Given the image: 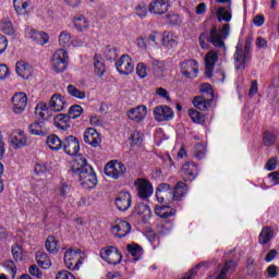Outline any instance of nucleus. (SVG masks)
Here are the masks:
<instances>
[{
    "instance_id": "1",
    "label": "nucleus",
    "mask_w": 279,
    "mask_h": 279,
    "mask_svg": "<svg viewBox=\"0 0 279 279\" xmlns=\"http://www.w3.org/2000/svg\"><path fill=\"white\" fill-rule=\"evenodd\" d=\"M230 36V24H225L219 31L217 26H213L209 35L208 33H202L198 37L199 45L202 49H208V43H211L214 47H226L223 40Z\"/></svg>"
},
{
    "instance_id": "2",
    "label": "nucleus",
    "mask_w": 279,
    "mask_h": 279,
    "mask_svg": "<svg viewBox=\"0 0 279 279\" xmlns=\"http://www.w3.org/2000/svg\"><path fill=\"white\" fill-rule=\"evenodd\" d=\"M251 50H252V38L246 39L244 49H243V44L238 43L235 47V52H234L235 69L245 70V66H247V62L252 60V56L250 54Z\"/></svg>"
},
{
    "instance_id": "3",
    "label": "nucleus",
    "mask_w": 279,
    "mask_h": 279,
    "mask_svg": "<svg viewBox=\"0 0 279 279\" xmlns=\"http://www.w3.org/2000/svg\"><path fill=\"white\" fill-rule=\"evenodd\" d=\"M84 263V252L80 248H70L64 254V264L68 269L77 271Z\"/></svg>"
},
{
    "instance_id": "4",
    "label": "nucleus",
    "mask_w": 279,
    "mask_h": 279,
    "mask_svg": "<svg viewBox=\"0 0 279 279\" xmlns=\"http://www.w3.org/2000/svg\"><path fill=\"white\" fill-rule=\"evenodd\" d=\"M52 71L64 73L69 66V52L65 49L57 50L51 58Z\"/></svg>"
},
{
    "instance_id": "5",
    "label": "nucleus",
    "mask_w": 279,
    "mask_h": 279,
    "mask_svg": "<svg viewBox=\"0 0 279 279\" xmlns=\"http://www.w3.org/2000/svg\"><path fill=\"white\" fill-rule=\"evenodd\" d=\"M78 182L81 186L86 190L95 189V186H97V174L95 173V170H93V167L86 166L84 171L80 172Z\"/></svg>"
},
{
    "instance_id": "6",
    "label": "nucleus",
    "mask_w": 279,
    "mask_h": 279,
    "mask_svg": "<svg viewBox=\"0 0 279 279\" xmlns=\"http://www.w3.org/2000/svg\"><path fill=\"white\" fill-rule=\"evenodd\" d=\"M100 257L102 260L108 263V265H119L121 263L123 255L121 252L114 246H107L100 250Z\"/></svg>"
},
{
    "instance_id": "7",
    "label": "nucleus",
    "mask_w": 279,
    "mask_h": 279,
    "mask_svg": "<svg viewBox=\"0 0 279 279\" xmlns=\"http://www.w3.org/2000/svg\"><path fill=\"white\" fill-rule=\"evenodd\" d=\"M180 71L184 77L193 80L194 77H197V73H199V64L193 59L185 60L181 62Z\"/></svg>"
},
{
    "instance_id": "8",
    "label": "nucleus",
    "mask_w": 279,
    "mask_h": 279,
    "mask_svg": "<svg viewBox=\"0 0 279 279\" xmlns=\"http://www.w3.org/2000/svg\"><path fill=\"white\" fill-rule=\"evenodd\" d=\"M125 171H128V168H125V165H123L122 162H119L117 160L109 161L105 166V173L109 178H113V180H119V178H121L122 175L125 174Z\"/></svg>"
},
{
    "instance_id": "9",
    "label": "nucleus",
    "mask_w": 279,
    "mask_h": 279,
    "mask_svg": "<svg viewBox=\"0 0 279 279\" xmlns=\"http://www.w3.org/2000/svg\"><path fill=\"white\" fill-rule=\"evenodd\" d=\"M134 186L137 191L138 197L142 199H148V197H151L154 195V186L151 183L145 179H137L134 182Z\"/></svg>"
},
{
    "instance_id": "10",
    "label": "nucleus",
    "mask_w": 279,
    "mask_h": 279,
    "mask_svg": "<svg viewBox=\"0 0 279 279\" xmlns=\"http://www.w3.org/2000/svg\"><path fill=\"white\" fill-rule=\"evenodd\" d=\"M111 232L119 239H123L132 232V226L125 220H116L111 226Z\"/></svg>"
},
{
    "instance_id": "11",
    "label": "nucleus",
    "mask_w": 279,
    "mask_h": 279,
    "mask_svg": "<svg viewBox=\"0 0 279 279\" xmlns=\"http://www.w3.org/2000/svg\"><path fill=\"white\" fill-rule=\"evenodd\" d=\"M116 68L121 75H130L134 71V61L128 54H123L117 62Z\"/></svg>"
},
{
    "instance_id": "12",
    "label": "nucleus",
    "mask_w": 279,
    "mask_h": 279,
    "mask_svg": "<svg viewBox=\"0 0 279 279\" xmlns=\"http://www.w3.org/2000/svg\"><path fill=\"white\" fill-rule=\"evenodd\" d=\"M13 111L15 114H22L27 108V94L20 92L12 97Z\"/></svg>"
},
{
    "instance_id": "13",
    "label": "nucleus",
    "mask_w": 279,
    "mask_h": 279,
    "mask_svg": "<svg viewBox=\"0 0 279 279\" xmlns=\"http://www.w3.org/2000/svg\"><path fill=\"white\" fill-rule=\"evenodd\" d=\"M199 173V169L195 162H185L181 169V175L185 182H193L197 174Z\"/></svg>"
},
{
    "instance_id": "14",
    "label": "nucleus",
    "mask_w": 279,
    "mask_h": 279,
    "mask_svg": "<svg viewBox=\"0 0 279 279\" xmlns=\"http://www.w3.org/2000/svg\"><path fill=\"white\" fill-rule=\"evenodd\" d=\"M63 151L68 154V156H77L80 154V141L77 137L70 135L63 141Z\"/></svg>"
},
{
    "instance_id": "15",
    "label": "nucleus",
    "mask_w": 279,
    "mask_h": 279,
    "mask_svg": "<svg viewBox=\"0 0 279 279\" xmlns=\"http://www.w3.org/2000/svg\"><path fill=\"white\" fill-rule=\"evenodd\" d=\"M116 207L125 213L132 207V194L130 192H120L116 197Z\"/></svg>"
},
{
    "instance_id": "16",
    "label": "nucleus",
    "mask_w": 279,
    "mask_h": 279,
    "mask_svg": "<svg viewBox=\"0 0 279 279\" xmlns=\"http://www.w3.org/2000/svg\"><path fill=\"white\" fill-rule=\"evenodd\" d=\"M154 117L159 122L171 121L174 117L173 109L167 106H158L154 109Z\"/></svg>"
},
{
    "instance_id": "17",
    "label": "nucleus",
    "mask_w": 279,
    "mask_h": 279,
    "mask_svg": "<svg viewBox=\"0 0 279 279\" xmlns=\"http://www.w3.org/2000/svg\"><path fill=\"white\" fill-rule=\"evenodd\" d=\"M126 117L131 119V121H135V123H141V121H144L145 117H147V107L141 105L132 108L126 112Z\"/></svg>"
},
{
    "instance_id": "18",
    "label": "nucleus",
    "mask_w": 279,
    "mask_h": 279,
    "mask_svg": "<svg viewBox=\"0 0 279 279\" xmlns=\"http://www.w3.org/2000/svg\"><path fill=\"white\" fill-rule=\"evenodd\" d=\"M83 138L87 145L90 147H99L101 145V136L97 130L89 128L84 132Z\"/></svg>"
},
{
    "instance_id": "19",
    "label": "nucleus",
    "mask_w": 279,
    "mask_h": 279,
    "mask_svg": "<svg viewBox=\"0 0 279 279\" xmlns=\"http://www.w3.org/2000/svg\"><path fill=\"white\" fill-rule=\"evenodd\" d=\"M217 60H219V54H217L215 51H209L205 56V75L207 77H213Z\"/></svg>"
},
{
    "instance_id": "20",
    "label": "nucleus",
    "mask_w": 279,
    "mask_h": 279,
    "mask_svg": "<svg viewBox=\"0 0 279 279\" xmlns=\"http://www.w3.org/2000/svg\"><path fill=\"white\" fill-rule=\"evenodd\" d=\"M10 141L14 149H21L27 145V135L21 130L13 131Z\"/></svg>"
},
{
    "instance_id": "21",
    "label": "nucleus",
    "mask_w": 279,
    "mask_h": 279,
    "mask_svg": "<svg viewBox=\"0 0 279 279\" xmlns=\"http://www.w3.org/2000/svg\"><path fill=\"white\" fill-rule=\"evenodd\" d=\"M148 10L151 14H165L169 10V1L154 0L149 3Z\"/></svg>"
},
{
    "instance_id": "22",
    "label": "nucleus",
    "mask_w": 279,
    "mask_h": 279,
    "mask_svg": "<svg viewBox=\"0 0 279 279\" xmlns=\"http://www.w3.org/2000/svg\"><path fill=\"white\" fill-rule=\"evenodd\" d=\"M15 71L20 77L23 80H29L32 76V64L25 61H17L15 64Z\"/></svg>"
},
{
    "instance_id": "23",
    "label": "nucleus",
    "mask_w": 279,
    "mask_h": 279,
    "mask_svg": "<svg viewBox=\"0 0 279 279\" xmlns=\"http://www.w3.org/2000/svg\"><path fill=\"white\" fill-rule=\"evenodd\" d=\"M50 110H53V112H62L64 108H66V100H64V97L60 94H54L50 98Z\"/></svg>"
},
{
    "instance_id": "24",
    "label": "nucleus",
    "mask_w": 279,
    "mask_h": 279,
    "mask_svg": "<svg viewBox=\"0 0 279 279\" xmlns=\"http://www.w3.org/2000/svg\"><path fill=\"white\" fill-rule=\"evenodd\" d=\"M161 46L167 49H175L178 47V36L173 35L171 32H165L161 38Z\"/></svg>"
},
{
    "instance_id": "25",
    "label": "nucleus",
    "mask_w": 279,
    "mask_h": 279,
    "mask_svg": "<svg viewBox=\"0 0 279 279\" xmlns=\"http://www.w3.org/2000/svg\"><path fill=\"white\" fill-rule=\"evenodd\" d=\"M214 99L215 98H209L206 95H199L193 99V106L197 108V110H202V111L208 110V108L213 106Z\"/></svg>"
},
{
    "instance_id": "26",
    "label": "nucleus",
    "mask_w": 279,
    "mask_h": 279,
    "mask_svg": "<svg viewBox=\"0 0 279 279\" xmlns=\"http://www.w3.org/2000/svg\"><path fill=\"white\" fill-rule=\"evenodd\" d=\"M29 132L34 136H47L49 134V129H47L45 121H39L29 125Z\"/></svg>"
},
{
    "instance_id": "27",
    "label": "nucleus",
    "mask_w": 279,
    "mask_h": 279,
    "mask_svg": "<svg viewBox=\"0 0 279 279\" xmlns=\"http://www.w3.org/2000/svg\"><path fill=\"white\" fill-rule=\"evenodd\" d=\"M86 167H90V165H88V161L82 155H78L72 162V171L76 173V175H80Z\"/></svg>"
},
{
    "instance_id": "28",
    "label": "nucleus",
    "mask_w": 279,
    "mask_h": 279,
    "mask_svg": "<svg viewBox=\"0 0 279 279\" xmlns=\"http://www.w3.org/2000/svg\"><path fill=\"white\" fill-rule=\"evenodd\" d=\"M126 250L135 263L137 260H141V258H143V254H145L143 246H141L134 242L131 244H128Z\"/></svg>"
},
{
    "instance_id": "29",
    "label": "nucleus",
    "mask_w": 279,
    "mask_h": 279,
    "mask_svg": "<svg viewBox=\"0 0 279 279\" xmlns=\"http://www.w3.org/2000/svg\"><path fill=\"white\" fill-rule=\"evenodd\" d=\"M73 25L76 32H85V29H88V27H90V22L86 16L80 14L74 16Z\"/></svg>"
},
{
    "instance_id": "30",
    "label": "nucleus",
    "mask_w": 279,
    "mask_h": 279,
    "mask_svg": "<svg viewBox=\"0 0 279 279\" xmlns=\"http://www.w3.org/2000/svg\"><path fill=\"white\" fill-rule=\"evenodd\" d=\"M186 193H189V185H186V183L180 181L174 186L172 199L174 202H180V199H182V197H184L186 195Z\"/></svg>"
},
{
    "instance_id": "31",
    "label": "nucleus",
    "mask_w": 279,
    "mask_h": 279,
    "mask_svg": "<svg viewBox=\"0 0 279 279\" xmlns=\"http://www.w3.org/2000/svg\"><path fill=\"white\" fill-rule=\"evenodd\" d=\"M46 145L49 149H52V151H59V149H62L63 147V142L58 137V135L52 134L47 137Z\"/></svg>"
},
{
    "instance_id": "32",
    "label": "nucleus",
    "mask_w": 279,
    "mask_h": 279,
    "mask_svg": "<svg viewBox=\"0 0 279 279\" xmlns=\"http://www.w3.org/2000/svg\"><path fill=\"white\" fill-rule=\"evenodd\" d=\"M271 239H274V229L271 227H264L258 235V243L267 245Z\"/></svg>"
},
{
    "instance_id": "33",
    "label": "nucleus",
    "mask_w": 279,
    "mask_h": 279,
    "mask_svg": "<svg viewBox=\"0 0 279 279\" xmlns=\"http://www.w3.org/2000/svg\"><path fill=\"white\" fill-rule=\"evenodd\" d=\"M235 267H236V262L234 260L226 262L219 275L215 279H228V275L232 274Z\"/></svg>"
},
{
    "instance_id": "34",
    "label": "nucleus",
    "mask_w": 279,
    "mask_h": 279,
    "mask_svg": "<svg viewBox=\"0 0 279 279\" xmlns=\"http://www.w3.org/2000/svg\"><path fill=\"white\" fill-rule=\"evenodd\" d=\"M36 260L41 269H49L51 267V258H49V255L43 251L36 253Z\"/></svg>"
},
{
    "instance_id": "35",
    "label": "nucleus",
    "mask_w": 279,
    "mask_h": 279,
    "mask_svg": "<svg viewBox=\"0 0 279 279\" xmlns=\"http://www.w3.org/2000/svg\"><path fill=\"white\" fill-rule=\"evenodd\" d=\"M31 38L37 45H47L49 43V34L40 31H33Z\"/></svg>"
},
{
    "instance_id": "36",
    "label": "nucleus",
    "mask_w": 279,
    "mask_h": 279,
    "mask_svg": "<svg viewBox=\"0 0 279 279\" xmlns=\"http://www.w3.org/2000/svg\"><path fill=\"white\" fill-rule=\"evenodd\" d=\"M155 214L161 219H169V217H173V215H175V211L167 206H157L155 207Z\"/></svg>"
},
{
    "instance_id": "37",
    "label": "nucleus",
    "mask_w": 279,
    "mask_h": 279,
    "mask_svg": "<svg viewBox=\"0 0 279 279\" xmlns=\"http://www.w3.org/2000/svg\"><path fill=\"white\" fill-rule=\"evenodd\" d=\"M11 252L14 260H16L17 263L27 258V253L19 244L13 245Z\"/></svg>"
},
{
    "instance_id": "38",
    "label": "nucleus",
    "mask_w": 279,
    "mask_h": 279,
    "mask_svg": "<svg viewBox=\"0 0 279 279\" xmlns=\"http://www.w3.org/2000/svg\"><path fill=\"white\" fill-rule=\"evenodd\" d=\"M13 8L17 14H27L29 0H13Z\"/></svg>"
},
{
    "instance_id": "39",
    "label": "nucleus",
    "mask_w": 279,
    "mask_h": 279,
    "mask_svg": "<svg viewBox=\"0 0 279 279\" xmlns=\"http://www.w3.org/2000/svg\"><path fill=\"white\" fill-rule=\"evenodd\" d=\"M35 114L37 119H43V121H45V119L50 116L49 108H47V104L45 102L37 104V106L35 107Z\"/></svg>"
},
{
    "instance_id": "40",
    "label": "nucleus",
    "mask_w": 279,
    "mask_h": 279,
    "mask_svg": "<svg viewBox=\"0 0 279 279\" xmlns=\"http://www.w3.org/2000/svg\"><path fill=\"white\" fill-rule=\"evenodd\" d=\"M69 121H71V117L68 114H58L56 118V125L60 130H69Z\"/></svg>"
},
{
    "instance_id": "41",
    "label": "nucleus",
    "mask_w": 279,
    "mask_h": 279,
    "mask_svg": "<svg viewBox=\"0 0 279 279\" xmlns=\"http://www.w3.org/2000/svg\"><path fill=\"white\" fill-rule=\"evenodd\" d=\"M59 45L61 47H70L73 45V38L71 37V33L63 31L59 35Z\"/></svg>"
},
{
    "instance_id": "42",
    "label": "nucleus",
    "mask_w": 279,
    "mask_h": 279,
    "mask_svg": "<svg viewBox=\"0 0 279 279\" xmlns=\"http://www.w3.org/2000/svg\"><path fill=\"white\" fill-rule=\"evenodd\" d=\"M216 16L219 23H221V21H226V23H230L232 21V13L230 11H226L225 8H218Z\"/></svg>"
},
{
    "instance_id": "43",
    "label": "nucleus",
    "mask_w": 279,
    "mask_h": 279,
    "mask_svg": "<svg viewBox=\"0 0 279 279\" xmlns=\"http://www.w3.org/2000/svg\"><path fill=\"white\" fill-rule=\"evenodd\" d=\"M45 245L46 250L50 252V254H56L58 252V240L56 239V236H48Z\"/></svg>"
},
{
    "instance_id": "44",
    "label": "nucleus",
    "mask_w": 279,
    "mask_h": 279,
    "mask_svg": "<svg viewBox=\"0 0 279 279\" xmlns=\"http://www.w3.org/2000/svg\"><path fill=\"white\" fill-rule=\"evenodd\" d=\"M104 56L109 62H114L119 58V52H117V48L107 46L104 50Z\"/></svg>"
},
{
    "instance_id": "45",
    "label": "nucleus",
    "mask_w": 279,
    "mask_h": 279,
    "mask_svg": "<svg viewBox=\"0 0 279 279\" xmlns=\"http://www.w3.org/2000/svg\"><path fill=\"white\" fill-rule=\"evenodd\" d=\"M68 93L75 99H86V92L77 89L75 85H68Z\"/></svg>"
},
{
    "instance_id": "46",
    "label": "nucleus",
    "mask_w": 279,
    "mask_h": 279,
    "mask_svg": "<svg viewBox=\"0 0 279 279\" xmlns=\"http://www.w3.org/2000/svg\"><path fill=\"white\" fill-rule=\"evenodd\" d=\"M151 66L156 77H162L165 75V63L158 60H153Z\"/></svg>"
},
{
    "instance_id": "47",
    "label": "nucleus",
    "mask_w": 279,
    "mask_h": 279,
    "mask_svg": "<svg viewBox=\"0 0 279 279\" xmlns=\"http://www.w3.org/2000/svg\"><path fill=\"white\" fill-rule=\"evenodd\" d=\"M171 185L168 183H161L158 185L157 191H156V197L158 202H165V194L167 191H170Z\"/></svg>"
},
{
    "instance_id": "48",
    "label": "nucleus",
    "mask_w": 279,
    "mask_h": 279,
    "mask_svg": "<svg viewBox=\"0 0 279 279\" xmlns=\"http://www.w3.org/2000/svg\"><path fill=\"white\" fill-rule=\"evenodd\" d=\"M276 134L271 133V131H265L263 134V144L265 147H271L276 143Z\"/></svg>"
},
{
    "instance_id": "49",
    "label": "nucleus",
    "mask_w": 279,
    "mask_h": 279,
    "mask_svg": "<svg viewBox=\"0 0 279 279\" xmlns=\"http://www.w3.org/2000/svg\"><path fill=\"white\" fill-rule=\"evenodd\" d=\"M189 117L192 119L194 123H204L206 121L204 114L202 112L195 110V109H190L189 110Z\"/></svg>"
},
{
    "instance_id": "50",
    "label": "nucleus",
    "mask_w": 279,
    "mask_h": 279,
    "mask_svg": "<svg viewBox=\"0 0 279 279\" xmlns=\"http://www.w3.org/2000/svg\"><path fill=\"white\" fill-rule=\"evenodd\" d=\"M201 95H205V97H209L210 99H215V92L213 90V85L208 83H204L201 85Z\"/></svg>"
},
{
    "instance_id": "51",
    "label": "nucleus",
    "mask_w": 279,
    "mask_h": 279,
    "mask_svg": "<svg viewBox=\"0 0 279 279\" xmlns=\"http://www.w3.org/2000/svg\"><path fill=\"white\" fill-rule=\"evenodd\" d=\"M84 112V109L82 108V106L80 105H73L70 109H69V117L70 119H77V117H82V113Z\"/></svg>"
},
{
    "instance_id": "52",
    "label": "nucleus",
    "mask_w": 279,
    "mask_h": 279,
    "mask_svg": "<svg viewBox=\"0 0 279 279\" xmlns=\"http://www.w3.org/2000/svg\"><path fill=\"white\" fill-rule=\"evenodd\" d=\"M194 156L197 160H203L206 157V146L204 144H197L194 148Z\"/></svg>"
},
{
    "instance_id": "53",
    "label": "nucleus",
    "mask_w": 279,
    "mask_h": 279,
    "mask_svg": "<svg viewBox=\"0 0 279 279\" xmlns=\"http://www.w3.org/2000/svg\"><path fill=\"white\" fill-rule=\"evenodd\" d=\"M1 29L3 34H14V26H12V22L8 19L1 21Z\"/></svg>"
},
{
    "instance_id": "54",
    "label": "nucleus",
    "mask_w": 279,
    "mask_h": 279,
    "mask_svg": "<svg viewBox=\"0 0 279 279\" xmlns=\"http://www.w3.org/2000/svg\"><path fill=\"white\" fill-rule=\"evenodd\" d=\"M137 213L138 215H142L144 219H151V208H149L148 205H138Z\"/></svg>"
},
{
    "instance_id": "55",
    "label": "nucleus",
    "mask_w": 279,
    "mask_h": 279,
    "mask_svg": "<svg viewBox=\"0 0 279 279\" xmlns=\"http://www.w3.org/2000/svg\"><path fill=\"white\" fill-rule=\"evenodd\" d=\"M94 73L98 75V77H102L106 73V65L101 61H96L94 63Z\"/></svg>"
},
{
    "instance_id": "56",
    "label": "nucleus",
    "mask_w": 279,
    "mask_h": 279,
    "mask_svg": "<svg viewBox=\"0 0 279 279\" xmlns=\"http://www.w3.org/2000/svg\"><path fill=\"white\" fill-rule=\"evenodd\" d=\"M135 13L136 16H140V19H145V16H147V4H145L144 2L140 3L135 8Z\"/></svg>"
},
{
    "instance_id": "57",
    "label": "nucleus",
    "mask_w": 279,
    "mask_h": 279,
    "mask_svg": "<svg viewBox=\"0 0 279 279\" xmlns=\"http://www.w3.org/2000/svg\"><path fill=\"white\" fill-rule=\"evenodd\" d=\"M166 19L169 25H180V23H182V19L175 13L168 14Z\"/></svg>"
},
{
    "instance_id": "58",
    "label": "nucleus",
    "mask_w": 279,
    "mask_h": 279,
    "mask_svg": "<svg viewBox=\"0 0 279 279\" xmlns=\"http://www.w3.org/2000/svg\"><path fill=\"white\" fill-rule=\"evenodd\" d=\"M4 267H5V269H8L9 274L11 275V278H15L16 264H14L13 260H7V262H4Z\"/></svg>"
},
{
    "instance_id": "59",
    "label": "nucleus",
    "mask_w": 279,
    "mask_h": 279,
    "mask_svg": "<svg viewBox=\"0 0 279 279\" xmlns=\"http://www.w3.org/2000/svg\"><path fill=\"white\" fill-rule=\"evenodd\" d=\"M136 74L142 80H145V77H147V65H145V63H138L136 66Z\"/></svg>"
},
{
    "instance_id": "60",
    "label": "nucleus",
    "mask_w": 279,
    "mask_h": 279,
    "mask_svg": "<svg viewBox=\"0 0 279 279\" xmlns=\"http://www.w3.org/2000/svg\"><path fill=\"white\" fill-rule=\"evenodd\" d=\"M58 193L61 197H66L71 193V185L66 183H61L58 187Z\"/></svg>"
},
{
    "instance_id": "61",
    "label": "nucleus",
    "mask_w": 279,
    "mask_h": 279,
    "mask_svg": "<svg viewBox=\"0 0 279 279\" xmlns=\"http://www.w3.org/2000/svg\"><path fill=\"white\" fill-rule=\"evenodd\" d=\"M147 43L150 47H158V32H151L147 37Z\"/></svg>"
},
{
    "instance_id": "62",
    "label": "nucleus",
    "mask_w": 279,
    "mask_h": 279,
    "mask_svg": "<svg viewBox=\"0 0 279 279\" xmlns=\"http://www.w3.org/2000/svg\"><path fill=\"white\" fill-rule=\"evenodd\" d=\"M56 279H75V276L68 270H60L57 274Z\"/></svg>"
},
{
    "instance_id": "63",
    "label": "nucleus",
    "mask_w": 279,
    "mask_h": 279,
    "mask_svg": "<svg viewBox=\"0 0 279 279\" xmlns=\"http://www.w3.org/2000/svg\"><path fill=\"white\" fill-rule=\"evenodd\" d=\"M130 138L133 145H138V143L143 141V135L141 134V132L134 131Z\"/></svg>"
},
{
    "instance_id": "64",
    "label": "nucleus",
    "mask_w": 279,
    "mask_h": 279,
    "mask_svg": "<svg viewBox=\"0 0 279 279\" xmlns=\"http://www.w3.org/2000/svg\"><path fill=\"white\" fill-rule=\"evenodd\" d=\"M46 171H47L46 165H44V163L35 165L34 173H36V175H43V174H45Z\"/></svg>"
}]
</instances>
